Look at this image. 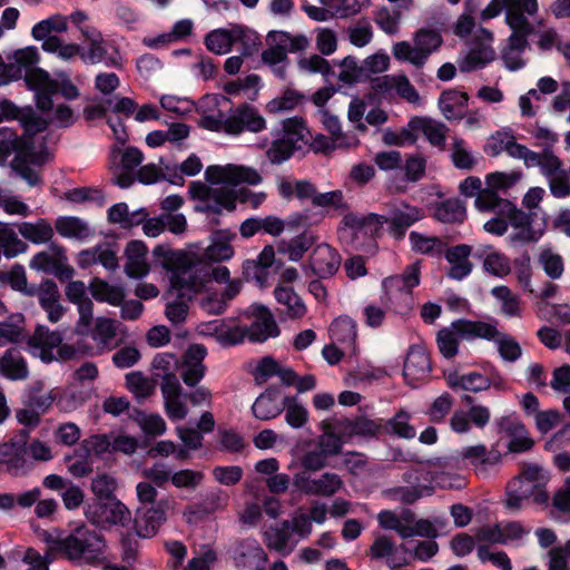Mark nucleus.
Returning a JSON list of instances; mask_svg holds the SVG:
<instances>
[{
	"label": "nucleus",
	"instance_id": "obj_63",
	"mask_svg": "<svg viewBox=\"0 0 570 570\" xmlns=\"http://www.w3.org/2000/svg\"><path fill=\"white\" fill-rule=\"evenodd\" d=\"M320 120L324 128L338 141L337 145L358 146L360 140L355 135L345 134L342 131L338 118L328 112L326 109L320 110Z\"/></svg>",
	"mask_w": 570,
	"mask_h": 570
},
{
	"label": "nucleus",
	"instance_id": "obj_19",
	"mask_svg": "<svg viewBox=\"0 0 570 570\" xmlns=\"http://www.w3.org/2000/svg\"><path fill=\"white\" fill-rule=\"evenodd\" d=\"M51 252L37 253L29 263L31 269L55 274L57 276L71 277L73 268L67 265L65 249L60 246H51Z\"/></svg>",
	"mask_w": 570,
	"mask_h": 570
},
{
	"label": "nucleus",
	"instance_id": "obj_5",
	"mask_svg": "<svg viewBox=\"0 0 570 570\" xmlns=\"http://www.w3.org/2000/svg\"><path fill=\"white\" fill-rule=\"evenodd\" d=\"M413 42L397 41L392 46V55L400 62H407L416 69H421L428 62L430 56L438 51L443 39L439 31L422 28L413 35Z\"/></svg>",
	"mask_w": 570,
	"mask_h": 570
},
{
	"label": "nucleus",
	"instance_id": "obj_28",
	"mask_svg": "<svg viewBox=\"0 0 570 570\" xmlns=\"http://www.w3.org/2000/svg\"><path fill=\"white\" fill-rule=\"evenodd\" d=\"M77 263L81 268L101 264L106 269L116 271L119 266L116 248L110 244H99L78 254Z\"/></svg>",
	"mask_w": 570,
	"mask_h": 570
},
{
	"label": "nucleus",
	"instance_id": "obj_34",
	"mask_svg": "<svg viewBox=\"0 0 570 570\" xmlns=\"http://www.w3.org/2000/svg\"><path fill=\"white\" fill-rule=\"evenodd\" d=\"M210 334L224 346L236 345L248 338L247 325L234 320L213 322L208 325Z\"/></svg>",
	"mask_w": 570,
	"mask_h": 570
},
{
	"label": "nucleus",
	"instance_id": "obj_50",
	"mask_svg": "<svg viewBox=\"0 0 570 570\" xmlns=\"http://www.w3.org/2000/svg\"><path fill=\"white\" fill-rule=\"evenodd\" d=\"M236 235L227 230H217L213 234L212 244L206 248L205 256L213 262L228 261L234 256L230 240Z\"/></svg>",
	"mask_w": 570,
	"mask_h": 570
},
{
	"label": "nucleus",
	"instance_id": "obj_21",
	"mask_svg": "<svg viewBox=\"0 0 570 570\" xmlns=\"http://www.w3.org/2000/svg\"><path fill=\"white\" fill-rule=\"evenodd\" d=\"M39 60V51L35 46L17 49L7 55L6 77L11 80H18L22 76L26 78L28 72L38 69L36 65Z\"/></svg>",
	"mask_w": 570,
	"mask_h": 570
},
{
	"label": "nucleus",
	"instance_id": "obj_4",
	"mask_svg": "<svg viewBox=\"0 0 570 570\" xmlns=\"http://www.w3.org/2000/svg\"><path fill=\"white\" fill-rule=\"evenodd\" d=\"M26 83L29 89L35 91L36 105L41 111L52 109L51 97L58 91L69 100L79 97V89L65 72L57 73L56 78H51L46 70L36 69L27 73Z\"/></svg>",
	"mask_w": 570,
	"mask_h": 570
},
{
	"label": "nucleus",
	"instance_id": "obj_53",
	"mask_svg": "<svg viewBox=\"0 0 570 570\" xmlns=\"http://www.w3.org/2000/svg\"><path fill=\"white\" fill-rule=\"evenodd\" d=\"M19 234L32 244H45L51 240L55 235L53 227L46 219H38L33 223L23 222L18 225Z\"/></svg>",
	"mask_w": 570,
	"mask_h": 570
},
{
	"label": "nucleus",
	"instance_id": "obj_15",
	"mask_svg": "<svg viewBox=\"0 0 570 570\" xmlns=\"http://www.w3.org/2000/svg\"><path fill=\"white\" fill-rule=\"evenodd\" d=\"M431 372L432 364L428 351L421 345L411 346L403 364L405 382L416 387L429 380Z\"/></svg>",
	"mask_w": 570,
	"mask_h": 570
},
{
	"label": "nucleus",
	"instance_id": "obj_46",
	"mask_svg": "<svg viewBox=\"0 0 570 570\" xmlns=\"http://www.w3.org/2000/svg\"><path fill=\"white\" fill-rule=\"evenodd\" d=\"M446 384L451 389H460L464 391H470L474 393H479L482 391H487L490 389V383L488 381V376L479 373V372H469L465 374H460L458 372H451L445 377Z\"/></svg>",
	"mask_w": 570,
	"mask_h": 570
},
{
	"label": "nucleus",
	"instance_id": "obj_13",
	"mask_svg": "<svg viewBox=\"0 0 570 570\" xmlns=\"http://www.w3.org/2000/svg\"><path fill=\"white\" fill-rule=\"evenodd\" d=\"M267 122L261 111L247 102L239 104L230 109L227 116V135L238 136L244 131L261 132L266 129Z\"/></svg>",
	"mask_w": 570,
	"mask_h": 570
},
{
	"label": "nucleus",
	"instance_id": "obj_11",
	"mask_svg": "<svg viewBox=\"0 0 570 570\" xmlns=\"http://www.w3.org/2000/svg\"><path fill=\"white\" fill-rule=\"evenodd\" d=\"M423 216L422 208L402 202L392 205L389 216L370 214L368 219L375 220V229L389 224L390 234L394 238L401 239L404 237L406 229L421 220Z\"/></svg>",
	"mask_w": 570,
	"mask_h": 570
},
{
	"label": "nucleus",
	"instance_id": "obj_45",
	"mask_svg": "<svg viewBox=\"0 0 570 570\" xmlns=\"http://www.w3.org/2000/svg\"><path fill=\"white\" fill-rule=\"evenodd\" d=\"M330 336L334 343H340L346 350L354 352L356 341V323L348 316H340L330 326Z\"/></svg>",
	"mask_w": 570,
	"mask_h": 570
},
{
	"label": "nucleus",
	"instance_id": "obj_23",
	"mask_svg": "<svg viewBox=\"0 0 570 570\" xmlns=\"http://www.w3.org/2000/svg\"><path fill=\"white\" fill-rule=\"evenodd\" d=\"M500 433L510 439L508 449L510 452L519 453L530 450L533 440L524 424L515 416H503L497 422Z\"/></svg>",
	"mask_w": 570,
	"mask_h": 570
},
{
	"label": "nucleus",
	"instance_id": "obj_20",
	"mask_svg": "<svg viewBox=\"0 0 570 570\" xmlns=\"http://www.w3.org/2000/svg\"><path fill=\"white\" fill-rule=\"evenodd\" d=\"M528 147L517 141L511 128H502L493 132L484 145V153L497 157L505 151L510 157L523 160Z\"/></svg>",
	"mask_w": 570,
	"mask_h": 570
},
{
	"label": "nucleus",
	"instance_id": "obj_55",
	"mask_svg": "<svg viewBox=\"0 0 570 570\" xmlns=\"http://www.w3.org/2000/svg\"><path fill=\"white\" fill-rule=\"evenodd\" d=\"M340 425L341 431L347 435L376 436L384 430V421L382 419L358 417L354 421L344 420L340 422Z\"/></svg>",
	"mask_w": 570,
	"mask_h": 570
},
{
	"label": "nucleus",
	"instance_id": "obj_44",
	"mask_svg": "<svg viewBox=\"0 0 570 570\" xmlns=\"http://www.w3.org/2000/svg\"><path fill=\"white\" fill-rule=\"evenodd\" d=\"M411 127L415 128V134L422 132L432 146L444 148L449 130L444 124L431 118L413 117L411 119Z\"/></svg>",
	"mask_w": 570,
	"mask_h": 570
},
{
	"label": "nucleus",
	"instance_id": "obj_9",
	"mask_svg": "<svg viewBox=\"0 0 570 570\" xmlns=\"http://www.w3.org/2000/svg\"><path fill=\"white\" fill-rule=\"evenodd\" d=\"M268 47L262 52V60L274 68V73L285 78L287 52L307 49L309 40L303 35L293 36L285 31H271L266 37Z\"/></svg>",
	"mask_w": 570,
	"mask_h": 570
},
{
	"label": "nucleus",
	"instance_id": "obj_41",
	"mask_svg": "<svg viewBox=\"0 0 570 570\" xmlns=\"http://www.w3.org/2000/svg\"><path fill=\"white\" fill-rule=\"evenodd\" d=\"M523 163L527 167H540L542 175L548 179L564 170L562 168V161L551 149H543L542 153H535L528 148Z\"/></svg>",
	"mask_w": 570,
	"mask_h": 570
},
{
	"label": "nucleus",
	"instance_id": "obj_39",
	"mask_svg": "<svg viewBox=\"0 0 570 570\" xmlns=\"http://www.w3.org/2000/svg\"><path fill=\"white\" fill-rule=\"evenodd\" d=\"M57 400V387L46 391L42 381L31 383L24 392L23 401L37 409L39 413L46 414Z\"/></svg>",
	"mask_w": 570,
	"mask_h": 570
},
{
	"label": "nucleus",
	"instance_id": "obj_12",
	"mask_svg": "<svg viewBox=\"0 0 570 570\" xmlns=\"http://www.w3.org/2000/svg\"><path fill=\"white\" fill-rule=\"evenodd\" d=\"M532 500L535 504H547L549 493L546 488L529 482L520 476L514 478L507 487V508L513 512L519 511Z\"/></svg>",
	"mask_w": 570,
	"mask_h": 570
},
{
	"label": "nucleus",
	"instance_id": "obj_22",
	"mask_svg": "<svg viewBox=\"0 0 570 570\" xmlns=\"http://www.w3.org/2000/svg\"><path fill=\"white\" fill-rule=\"evenodd\" d=\"M341 255L326 243L318 244L309 255L308 266L314 275L325 278L333 276L341 266Z\"/></svg>",
	"mask_w": 570,
	"mask_h": 570
},
{
	"label": "nucleus",
	"instance_id": "obj_61",
	"mask_svg": "<svg viewBox=\"0 0 570 570\" xmlns=\"http://www.w3.org/2000/svg\"><path fill=\"white\" fill-rule=\"evenodd\" d=\"M490 326L494 330L492 337H482L483 340L494 341L498 345V351L501 357L509 362H515L520 358L522 350L520 344L510 335L501 333L494 324L490 323Z\"/></svg>",
	"mask_w": 570,
	"mask_h": 570
},
{
	"label": "nucleus",
	"instance_id": "obj_43",
	"mask_svg": "<svg viewBox=\"0 0 570 570\" xmlns=\"http://www.w3.org/2000/svg\"><path fill=\"white\" fill-rule=\"evenodd\" d=\"M316 236L311 232H303L302 234L288 240L282 239L277 243V250L284 254L292 262H298L303 258L305 253L315 244Z\"/></svg>",
	"mask_w": 570,
	"mask_h": 570
},
{
	"label": "nucleus",
	"instance_id": "obj_18",
	"mask_svg": "<svg viewBox=\"0 0 570 570\" xmlns=\"http://www.w3.org/2000/svg\"><path fill=\"white\" fill-rule=\"evenodd\" d=\"M505 3V22L511 30L533 32L530 18L537 14V0H502Z\"/></svg>",
	"mask_w": 570,
	"mask_h": 570
},
{
	"label": "nucleus",
	"instance_id": "obj_38",
	"mask_svg": "<svg viewBox=\"0 0 570 570\" xmlns=\"http://www.w3.org/2000/svg\"><path fill=\"white\" fill-rule=\"evenodd\" d=\"M0 375L10 381H23L29 376L27 361L19 350L9 348L0 356Z\"/></svg>",
	"mask_w": 570,
	"mask_h": 570
},
{
	"label": "nucleus",
	"instance_id": "obj_62",
	"mask_svg": "<svg viewBox=\"0 0 570 570\" xmlns=\"http://www.w3.org/2000/svg\"><path fill=\"white\" fill-rule=\"evenodd\" d=\"M145 216L146 213L144 209L129 213L128 206L125 203H118L111 206L108 210V220L112 224H119L124 228H130L139 225L144 220Z\"/></svg>",
	"mask_w": 570,
	"mask_h": 570
},
{
	"label": "nucleus",
	"instance_id": "obj_64",
	"mask_svg": "<svg viewBox=\"0 0 570 570\" xmlns=\"http://www.w3.org/2000/svg\"><path fill=\"white\" fill-rule=\"evenodd\" d=\"M551 114L570 125V81L561 83L559 92L550 104Z\"/></svg>",
	"mask_w": 570,
	"mask_h": 570
},
{
	"label": "nucleus",
	"instance_id": "obj_47",
	"mask_svg": "<svg viewBox=\"0 0 570 570\" xmlns=\"http://www.w3.org/2000/svg\"><path fill=\"white\" fill-rule=\"evenodd\" d=\"M82 59L89 63H104L106 66L119 67L121 57L119 52L104 39L89 45Z\"/></svg>",
	"mask_w": 570,
	"mask_h": 570
},
{
	"label": "nucleus",
	"instance_id": "obj_59",
	"mask_svg": "<svg viewBox=\"0 0 570 570\" xmlns=\"http://www.w3.org/2000/svg\"><path fill=\"white\" fill-rule=\"evenodd\" d=\"M409 239L412 249L423 255L440 256L443 254L446 246L440 237L428 236L419 232H411Z\"/></svg>",
	"mask_w": 570,
	"mask_h": 570
},
{
	"label": "nucleus",
	"instance_id": "obj_29",
	"mask_svg": "<svg viewBox=\"0 0 570 570\" xmlns=\"http://www.w3.org/2000/svg\"><path fill=\"white\" fill-rule=\"evenodd\" d=\"M206 356V348L200 344H194L186 351L181 379L188 386H195L205 375L206 367L203 361Z\"/></svg>",
	"mask_w": 570,
	"mask_h": 570
},
{
	"label": "nucleus",
	"instance_id": "obj_54",
	"mask_svg": "<svg viewBox=\"0 0 570 570\" xmlns=\"http://www.w3.org/2000/svg\"><path fill=\"white\" fill-rule=\"evenodd\" d=\"M92 297L98 302H105L112 306H119L124 303L125 292L122 287L111 285L100 278H94L89 284Z\"/></svg>",
	"mask_w": 570,
	"mask_h": 570
},
{
	"label": "nucleus",
	"instance_id": "obj_56",
	"mask_svg": "<svg viewBox=\"0 0 570 570\" xmlns=\"http://www.w3.org/2000/svg\"><path fill=\"white\" fill-rule=\"evenodd\" d=\"M68 29V17L62 14H52L47 19H43L32 27L31 35L33 39L46 42L51 38H58L52 36V32H66Z\"/></svg>",
	"mask_w": 570,
	"mask_h": 570
},
{
	"label": "nucleus",
	"instance_id": "obj_27",
	"mask_svg": "<svg viewBox=\"0 0 570 570\" xmlns=\"http://www.w3.org/2000/svg\"><path fill=\"white\" fill-rule=\"evenodd\" d=\"M475 208L482 213L507 212L512 224H522L524 215L519 212L510 202L498 196L491 188H483L475 198Z\"/></svg>",
	"mask_w": 570,
	"mask_h": 570
},
{
	"label": "nucleus",
	"instance_id": "obj_35",
	"mask_svg": "<svg viewBox=\"0 0 570 570\" xmlns=\"http://www.w3.org/2000/svg\"><path fill=\"white\" fill-rule=\"evenodd\" d=\"M285 397L276 389H267L254 402L252 410L259 420L276 417L284 409Z\"/></svg>",
	"mask_w": 570,
	"mask_h": 570
},
{
	"label": "nucleus",
	"instance_id": "obj_10",
	"mask_svg": "<svg viewBox=\"0 0 570 570\" xmlns=\"http://www.w3.org/2000/svg\"><path fill=\"white\" fill-rule=\"evenodd\" d=\"M493 33L484 28H479L473 37L471 47L458 59V67L462 72L483 69L495 60L497 53L492 46Z\"/></svg>",
	"mask_w": 570,
	"mask_h": 570
},
{
	"label": "nucleus",
	"instance_id": "obj_49",
	"mask_svg": "<svg viewBox=\"0 0 570 570\" xmlns=\"http://www.w3.org/2000/svg\"><path fill=\"white\" fill-rule=\"evenodd\" d=\"M469 96L466 92L455 89L445 90L439 98V107L442 115L451 120L461 118L463 110L468 105Z\"/></svg>",
	"mask_w": 570,
	"mask_h": 570
},
{
	"label": "nucleus",
	"instance_id": "obj_57",
	"mask_svg": "<svg viewBox=\"0 0 570 570\" xmlns=\"http://www.w3.org/2000/svg\"><path fill=\"white\" fill-rule=\"evenodd\" d=\"M117 321L100 316L95 320L94 327L90 331V336L98 346L110 348L117 336Z\"/></svg>",
	"mask_w": 570,
	"mask_h": 570
},
{
	"label": "nucleus",
	"instance_id": "obj_37",
	"mask_svg": "<svg viewBox=\"0 0 570 570\" xmlns=\"http://www.w3.org/2000/svg\"><path fill=\"white\" fill-rule=\"evenodd\" d=\"M55 228L61 237L78 242H86L95 235L88 222L75 216L58 217Z\"/></svg>",
	"mask_w": 570,
	"mask_h": 570
},
{
	"label": "nucleus",
	"instance_id": "obj_26",
	"mask_svg": "<svg viewBox=\"0 0 570 570\" xmlns=\"http://www.w3.org/2000/svg\"><path fill=\"white\" fill-rule=\"evenodd\" d=\"M460 458L470 464L478 475L487 476L489 468L497 465L501 456L497 450H489L484 444H476L462 448Z\"/></svg>",
	"mask_w": 570,
	"mask_h": 570
},
{
	"label": "nucleus",
	"instance_id": "obj_24",
	"mask_svg": "<svg viewBox=\"0 0 570 570\" xmlns=\"http://www.w3.org/2000/svg\"><path fill=\"white\" fill-rule=\"evenodd\" d=\"M235 566L239 570H264L267 556L256 540H244L234 550Z\"/></svg>",
	"mask_w": 570,
	"mask_h": 570
},
{
	"label": "nucleus",
	"instance_id": "obj_30",
	"mask_svg": "<svg viewBox=\"0 0 570 570\" xmlns=\"http://www.w3.org/2000/svg\"><path fill=\"white\" fill-rule=\"evenodd\" d=\"M532 32L512 30L507 40V46L502 50V60L509 70H519L525 66L523 53L529 46L528 37Z\"/></svg>",
	"mask_w": 570,
	"mask_h": 570
},
{
	"label": "nucleus",
	"instance_id": "obj_16",
	"mask_svg": "<svg viewBox=\"0 0 570 570\" xmlns=\"http://www.w3.org/2000/svg\"><path fill=\"white\" fill-rule=\"evenodd\" d=\"M67 299L78 308L79 318L76 324L78 334H88L92 321L94 304L87 295V286L82 281H71L65 287Z\"/></svg>",
	"mask_w": 570,
	"mask_h": 570
},
{
	"label": "nucleus",
	"instance_id": "obj_33",
	"mask_svg": "<svg viewBox=\"0 0 570 570\" xmlns=\"http://www.w3.org/2000/svg\"><path fill=\"white\" fill-rule=\"evenodd\" d=\"M148 249L141 240H131L125 248V272L129 277L141 278L149 272Z\"/></svg>",
	"mask_w": 570,
	"mask_h": 570
},
{
	"label": "nucleus",
	"instance_id": "obj_31",
	"mask_svg": "<svg viewBox=\"0 0 570 570\" xmlns=\"http://www.w3.org/2000/svg\"><path fill=\"white\" fill-rule=\"evenodd\" d=\"M37 296L41 308L47 313L48 321L58 323L63 317L67 308L60 303L57 284L52 281L42 282Z\"/></svg>",
	"mask_w": 570,
	"mask_h": 570
},
{
	"label": "nucleus",
	"instance_id": "obj_52",
	"mask_svg": "<svg viewBox=\"0 0 570 570\" xmlns=\"http://www.w3.org/2000/svg\"><path fill=\"white\" fill-rule=\"evenodd\" d=\"M465 216V206L458 198H449L434 206L433 217L444 224L462 223Z\"/></svg>",
	"mask_w": 570,
	"mask_h": 570
},
{
	"label": "nucleus",
	"instance_id": "obj_42",
	"mask_svg": "<svg viewBox=\"0 0 570 570\" xmlns=\"http://www.w3.org/2000/svg\"><path fill=\"white\" fill-rule=\"evenodd\" d=\"M194 22L190 19H181L177 21L170 31L163 32L155 37L145 38L144 42L149 48L159 49L170 43L184 40L191 35Z\"/></svg>",
	"mask_w": 570,
	"mask_h": 570
},
{
	"label": "nucleus",
	"instance_id": "obj_25",
	"mask_svg": "<svg viewBox=\"0 0 570 570\" xmlns=\"http://www.w3.org/2000/svg\"><path fill=\"white\" fill-rule=\"evenodd\" d=\"M165 502H158L148 509H138L134 530L140 538H153L166 520Z\"/></svg>",
	"mask_w": 570,
	"mask_h": 570
},
{
	"label": "nucleus",
	"instance_id": "obj_32",
	"mask_svg": "<svg viewBox=\"0 0 570 570\" xmlns=\"http://www.w3.org/2000/svg\"><path fill=\"white\" fill-rule=\"evenodd\" d=\"M471 252V246L465 244L455 245L444 249L443 253L445 259L450 264V268L448 271V276L450 278L461 281L471 274L473 268V264L469 259Z\"/></svg>",
	"mask_w": 570,
	"mask_h": 570
},
{
	"label": "nucleus",
	"instance_id": "obj_51",
	"mask_svg": "<svg viewBox=\"0 0 570 570\" xmlns=\"http://www.w3.org/2000/svg\"><path fill=\"white\" fill-rule=\"evenodd\" d=\"M8 561L12 569H19V561L27 564V570H49V561H47L33 548H16L8 554Z\"/></svg>",
	"mask_w": 570,
	"mask_h": 570
},
{
	"label": "nucleus",
	"instance_id": "obj_60",
	"mask_svg": "<svg viewBox=\"0 0 570 570\" xmlns=\"http://www.w3.org/2000/svg\"><path fill=\"white\" fill-rule=\"evenodd\" d=\"M28 245L19 238L16 230L6 223H0V250L7 258L17 257L27 252Z\"/></svg>",
	"mask_w": 570,
	"mask_h": 570
},
{
	"label": "nucleus",
	"instance_id": "obj_14",
	"mask_svg": "<svg viewBox=\"0 0 570 570\" xmlns=\"http://www.w3.org/2000/svg\"><path fill=\"white\" fill-rule=\"evenodd\" d=\"M293 485L305 495L332 497L342 488L343 481L336 473L326 472L313 478L309 472L301 471L295 473Z\"/></svg>",
	"mask_w": 570,
	"mask_h": 570
},
{
	"label": "nucleus",
	"instance_id": "obj_3",
	"mask_svg": "<svg viewBox=\"0 0 570 570\" xmlns=\"http://www.w3.org/2000/svg\"><path fill=\"white\" fill-rule=\"evenodd\" d=\"M14 154L11 168L17 171L30 186L40 183V176L29 165L41 166L49 160V151L29 137H19L8 128H0V166L7 164L8 158Z\"/></svg>",
	"mask_w": 570,
	"mask_h": 570
},
{
	"label": "nucleus",
	"instance_id": "obj_17",
	"mask_svg": "<svg viewBox=\"0 0 570 570\" xmlns=\"http://www.w3.org/2000/svg\"><path fill=\"white\" fill-rule=\"evenodd\" d=\"M246 315L252 318L247 325L248 340L252 342H265L269 337H276L279 328L273 314L262 305H252Z\"/></svg>",
	"mask_w": 570,
	"mask_h": 570
},
{
	"label": "nucleus",
	"instance_id": "obj_40",
	"mask_svg": "<svg viewBox=\"0 0 570 570\" xmlns=\"http://www.w3.org/2000/svg\"><path fill=\"white\" fill-rule=\"evenodd\" d=\"M62 342L59 332L50 331L45 325H38L33 334L28 340V345L32 348L40 351V356L43 361H51V352L58 347Z\"/></svg>",
	"mask_w": 570,
	"mask_h": 570
},
{
	"label": "nucleus",
	"instance_id": "obj_1",
	"mask_svg": "<svg viewBox=\"0 0 570 570\" xmlns=\"http://www.w3.org/2000/svg\"><path fill=\"white\" fill-rule=\"evenodd\" d=\"M164 265L171 272V289L177 296V299L167 303L165 309L166 317L174 324L185 321L187 301L196 298L206 313L217 315L242 289V281L230 278L226 266L199 264L194 255L184 250L169 252Z\"/></svg>",
	"mask_w": 570,
	"mask_h": 570
},
{
	"label": "nucleus",
	"instance_id": "obj_48",
	"mask_svg": "<svg viewBox=\"0 0 570 570\" xmlns=\"http://www.w3.org/2000/svg\"><path fill=\"white\" fill-rule=\"evenodd\" d=\"M275 298L283 306L282 313L289 318H301L306 314V306L293 288L279 284L274 291Z\"/></svg>",
	"mask_w": 570,
	"mask_h": 570
},
{
	"label": "nucleus",
	"instance_id": "obj_6",
	"mask_svg": "<svg viewBox=\"0 0 570 570\" xmlns=\"http://www.w3.org/2000/svg\"><path fill=\"white\" fill-rule=\"evenodd\" d=\"M494 330L487 322H475L470 320H458L439 331L436 343L440 353L452 358L459 352V343L462 340H473L479 337H492Z\"/></svg>",
	"mask_w": 570,
	"mask_h": 570
},
{
	"label": "nucleus",
	"instance_id": "obj_8",
	"mask_svg": "<svg viewBox=\"0 0 570 570\" xmlns=\"http://www.w3.org/2000/svg\"><path fill=\"white\" fill-rule=\"evenodd\" d=\"M420 284V265L417 263L405 267L401 275H394L383 281L385 303L396 313L407 314L413 309L412 291Z\"/></svg>",
	"mask_w": 570,
	"mask_h": 570
},
{
	"label": "nucleus",
	"instance_id": "obj_2",
	"mask_svg": "<svg viewBox=\"0 0 570 570\" xmlns=\"http://www.w3.org/2000/svg\"><path fill=\"white\" fill-rule=\"evenodd\" d=\"M205 178L212 185L223 186L209 187L202 181H193L189 185L191 198L199 202L196 206L199 212L215 214H220L223 210L233 212L237 200L257 209L266 199V194L263 191L254 193L245 188L235 190L228 187L240 184L258 185L262 176L255 168L233 164L212 165L206 168Z\"/></svg>",
	"mask_w": 570,
	"mask_h": 570
},
{
	"label": "nucleus",
	"instance_id": "obj_7",
	"mask_svg": "<svg viewBox=\"0 0 570 570\" xmlns=\"http://www.w3.org/2000/svg\"><path fill=\"white\" fill-rule=\"evenodd\" d=\"M58 548L71 561L97 563L101 560L105 542L96 531L80 527L68 537L60 539Z\"/></svg>",
	"mask_w": 570,
	"mask_h": 570
},
{
	"label": "nucleus",
	"instance_id": "obj_58",
	"mask_svg": "<svg viewBox=\"0 0 570 570\" xmlns=\"http://www.w3.org/2000/svg\"><path fill=\"white\" fill-rule=\"evenodd\" d=\"M372 226L375 227V220H370L368 215L360 217L353 213H346L342 219L340 235L343 240H353L361 233L372 232Z\"/></svg>",
	"mask_w": 570,
	"mask_h": 570
},
{
	"label": "nucleus",
	"instance_id": "obj_36",
	"mask_svg": "<svg viewBox=\"0 0 570 570\" xmlns=\"http://www.w3.org/2000/svg\"><path fill=\"white\" fill-rule=\"evenodd\" d=\"M372 559H385L390 569H397L407 564L405 556L397 552L394 541L387 535H379L370 547Z\"/></svg>",
	"mask_w": 570,
	"mask_h": 570
}]
</instances>
